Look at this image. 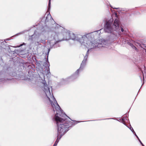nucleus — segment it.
Instances as JSON below:
<instances>
[{
  "instance_id": "obj_1",
  "label": "nucleus",
  "mask_w": 146,
  "mask_h": 146,
  "mask_svg": "<svg viewBox=\"0 0 146 146\" xmlns=\"http://www.w3.org/2000/svg\"><path fill=\"white\" fill-rule=\"evenodd\" d=\"M43 90L51 104L54 112L56 113L53 120L56 122L57 125L58 138L54 146H56L58 142L59 138L60 139L61 137L68 130V128L72 124V122L68 121L66 119L63 118L65 117L64 116H66V115L62 113L60 107L52 94H51L46 82L44 81Z\"/></svg>"
},
{
  "instance_id": "obj_2",
  "label": "nucleus",
  "mask_w": 146,
  "mask_h": 146,
  "mask_svg": "<svg viewBox=\"0 0 146 146\" xmlns=\"http://www.w3.org/2000/svg\"><path fill=\"white\" fill-rule=\"evenodd\" d=\"M64 35L65 37L64 38V40H68L71 39L76 40L79 42L82 45L85 46L88 49L86 54L84 57L80 68L76 72V73L77 74L78 71L85 65L88 56V52L90 49L96 47H107L110 45L108 41L107 40L101 39L91 42L88 40L86 35L82 36L80 35H78L75 36L74 33L70 32L69 31L66 32Z\"/></svg>"
},
{
  "instance_id": "obj_3",
  "label": "nucleus",
  "mask_w": 146,
  "mask_h": 146,
  "mask_svg": "<svg viewBox=\"0 0 146 146\" xmlns=\"http://www.w3.org/2000/svg\"><path fill=\"white\" fill-rule=\"evenodd\" d=\"M113 21L112 19H110L108 21H106V25L104 26L105 31L108 33H111L112 28L111 27L112 22Z\"/></svg>"
},
{
  "instance_id": "obj_4",
  "label": "nucleus",
  "mask_w": 146,
  "mask_h": 146,
  "mask_svg": "<svg viewBox=\"0 0 146 146\" xmlns=\"http://www.w3.org/2000/svg\"><path fill=\"white\" fill-rule=\"evenodd\" d=\"M119 20L118 19H116L115 20L113 26V29L114 30H116L119 28Z\"/></svg>"
},
{
  "instance_id": "obj_5",
  "label": "nucleus",
  "mask_w": 146,
  "mask_h": 146,
  "mask_svg": "<svg viewBox=\"0 0 146 146\" xmlns=\"http://www.w3.org/2000/svg\"><path fill=\"white\" fill-rule=\"evenodd\" d=\"M50 1L51 0H49V3L48 4V9H49V8L50 7Z\"/></svg>"
},
{
  "instance_id": "obj_6",
  "label": "nucleus",
  "mask_w": 146,
  "mask_h": 146,
  "mask_svg": "<svg viewBox=\"0 0 146 146\" xmlns=\"http://www.w3.org/2000/svg\"><path fill=\"white\" fill-rule=\"evenodd\" d=\"M131 47H132L134 49H135V50H137V48L135 47L134 45H131Z\"/></svg>"
},
{
  "instance_id": "obj_7",
  "label": "nucleus",
  "mask_w": 146,
  "mask_h": 146,
  "mask_svg": "<svg viewBox=\"0 0 146 146\" xmlns=\"http://www.w3.org/2000/svg\"><path fill=\"white\" fill-rule=\"evenodd\" d=\"M130 129L133 132H134V131L132 127H131L130 128Z\"/></svg>"
},
{
  "instance_id": "obj_8",
  "label": "nucleus",
  "mask_w": 146,
  "mask_h": 146,
  "mask_svg": "<svg viewBox=\"0 0 146 146\" xmlns=\"http://www.w3.org/2000/svg\"><path fill=\"white\" fill-rule=\"evenodd\" d=\"M142 72V73H143V79H144V75H145V74H146V73H143V72Z\"/></svg>"
},
{
  "instance_id": "obj_9",
  "label": "nucleus",
  "mask_w": 146,
  "mask_h": 146,
  "mask_svg": "<svg viewBox=\"0 0 146 146\" xmlns=\"http://www.w3.org/2000/svg\"><path fill=\"white\" fill-rule=\"evenodd\" d=\"M121 31L122 32H123V29L122 28L121 29Z\"/></svg>"
},
{
  "instance_id": "obj_10",
  "label": "nucleus",
  "mask_w": 146,
  "mask_h": 146,
  "mask_svg": "<svg viewBox=\"0 0 146 146\" xmlns=\"http://www.w3.org/2000/svg\"><path fill=\"white\" fill-rule=\"evenodd\" d=\"M23 45V44H21L19 46H18V47H19Z\"/></svg>"
},
{
  "instance_id": "obj_11",
  "label": "nucleus",
  "mask_w": 146,
  "mask_h": 146,
  "mask_svg": "<svg viewBox=\"0 0 146 146\" xmlns=\"http://www.w3.org/2000/svg\"><path fill=\"white\" fill-rule=\"evenodd\" d=\"M133 133H135V135L136 136V135H136V133H135V132L134 131V132H133Z\"/></svg>"
},
{
  "instance_id": "obj_12",
  "label": "nucleus",
  "mask_w": 146,
  "mask_h": 146,
  "mask_svg": "<svg viewBox=\"0 0 146 146\" xmlns=\"http://www.w3.org/2000/svg\"><path fill=\"white\" fill-rule=\"evenodd\" d=\"M141 143L142 145L143 146H144L143 145V143H142V142H140Z\"/></svg>"
},
{
  "instance_id": "obj_13",
  "label": "nucleus",
  "mask_w": 146,
  "mask_h": 146,
  "mask_svg": "<svg viewBox=\"0 0 146 146\" xmlns=\"http://www.w3.org/2000/svg\"><path fill=\"white\" fill-rule=\"evenodd\" d=\"M141 143L142 145L143 146H144L143 145V143H142V142H140Z\"/></svg>"
},
{
  "instance_id": "obj_14",
  "label": "nucleus",
  "mask_w": 146,
  "mask_h": 146,
  "mask_svg": "<svg viewBox=\"0 0 146 146\" xmlns=\"http://www.w3.org/2000/svg\"><path fill=\"white\" fill-rule=\"evenodd\" d=\"M138 140H139V141L140 142H141V141L139 139H138Z\"/></svg>"
},
{
  "instance_id": "obj_15",
  "label": "nucleus",
  "mask_w": 146,
  "mask_h": 146,
  "mask_svg": "<svg viewBox=\"0 0 146 146\" xmlns=\"http://www.w3.org/2000/svg\"><path fill=\"white\" fill-rule=\"evenodd\" d=\"M136 136L137 137V138L138 139H139V137H138L137 136V135H136Z\"/></svg>"
},
{
  "instance_id": "obj_16",
  "label": "nucleus",
  "mask_w": 146,
  "mask_h": 146,
  "mask_svg": "<svg viewBox=\"0 0 146 146\" xmlns=\"http://www.w3.org/2000/svg\"><path fill=\"white\" fill-rule=\"evenodd\" d=\"M114 9H118V8H113Z\"/></svg>"
}]
</instances>
